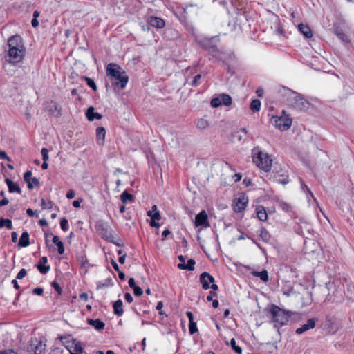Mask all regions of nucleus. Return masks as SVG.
I'll list each match as a JSON object with an SVG mask.
<instances>
[{
  "label": "nucleus",
  "mask_w": 354,
  "mask_h": 354,
  "mask_svg": "<svg viewBox=\"0 0 354 354\" xmlns=\"http://www.w3.org/2000/svg\"><path fill=\"white\" fill-rule=\"evenodd\" d=\"M8 49L5 58L6 60L15 65L21 62L26 53V48L21 38L18 36H12L8 41Z\"/></svg>",
  "instance_id": "obj_1"
},
{
  "label": "nucleus",
  "mask_w": 354,
  "mask_h": 354,
  "mask_svg": "<svg viewBox=\"0 0 354 354\" xmlns=\"http://www.w3.org/2000/svg\"><path fill=\"white\" fill-rule=\"evenodd\" d=\"M251 154L252 162L259 169L265 172H268L271 170L273 160L271 156L263 151L261 147H254L252 149Z\"/></svg>",
  "instance_id": "obj_2"
},
{
  "label": "nucleus",
  "mask_w": 354,
  "mask_h": 354,
  "mask_svg": "<svg viewBox=\"0 0 354 354\" xmlns=\"http://www.w3.org/2000/svg\"><path fill=\"white\" fill-rule=\"evenodd\" d=\"M106 73L111 83L123 89L126 87L129 77L120 66L111 63L106 66Z\"/></svg>",
  "instance_id": "obj_3"
},
{
  "label": "nucleus",
  "mask_w": 354,
  "mask_h": 354,
  "mask_svg": "<svg viewBox=\"0 0 354 354\" xmlns=\"http://www.w3.org/2000/svg\"><path fill=\"white\" fill-rule=\"evenodd\" d=\"M269 316L274 323V327L279 333V328L287 324L290 315L288 313L276 305H272L268 311Z\"/></svg>",
  "instance_id": "obj_4"
},
{
  "label": "nucleus",
  "mask_w": 354,
  "mask_h": 354,
  "mask_svg": "<svg viewBox=\"0 0 354 354\" xmlns=\"http://www.w3.org/2000/svg\"><path fill=\"white\" fill-rule=\"evenodd\" d=\"M270 122L280 131H286L292 125V119L288 114L283 111L281 115H273L270 119Z\"/></svg>",
  "instance_id": "obj_5"
},
{
  "label": "nucleus",
  "mask_w": 354,
  "mask_h": 354,
  "mask_svg": "<svg viewBox=\"0 0 354 354\" xmlns=\"http://www.w3.org/2000/svg\"><path fill=\"white\" fill-rule=\"evenodd\" d=\"M278 94L283 97L284 102L290 106L293 102L295 100V97H298V93L292 91L286 86H279L277 88Z\"/></svg>",
  "instance_id": "obj_6"
},
{
  "label": "nucleus",
  "mask_w": 354,
  "mask_h": 354,
  "mask_svg": "<svg viewBox=\"0 0 354 354\" xmlns=\"http://www.w3.org/2000/svg\"><path fill=\"white\" fill-rule=\"evenodd\" d=\"M200 281L205 290L212 288L216 290L218 288V286L214 283V278L207 272H203L201 274Z\"/></svg>",
  "instance_id": "obj_7"
},
{
  "label": "nucleus",
  "mask_w": 354,
  "mask_h": 354,
  "mask_svg": "<svg viewBox=\"0 0 354 354\" xmlns=\"http://www.w3.org/2000/svg\"><path fill=\"white\" fill-rule=\"evenodd\" d=\"M232 102V97L229 95L222 93L212 99L210 104L212 107L216 108L221 105L230 106Z\"/></svg>",
  "instance_id": "obj_8"
},
{
  "label": "nucleus",
  "mask_w": 354,
  "mask_h": 354,
  "mask_svg": "<svg viewBox=\"0 0 354 354\" xmlns=\"http://www.w3.org/2000/svg\"><path fill=\"white\" fill-rule=\"evenodd\" d=\"M248 203V198L245 195H240L234 199V209L236 212H240L245 209Z\"/></svg>",
  "instance_id": "obj_9"
},
{
  "label": "nucleus",
  "mask_w": 354,
  "mask_h": 354,
  "mask_svg": "<svg viewBox=\"0 0 354 354\" xmlns=\"http://www.w3.org/2000/svg\"><path fill=\"white\" fill-rule=\"evenodd\" d=\"M290 106L297 110H306L308 109L309 103L302 95L298 93V97H295V100Z\"/></svg>",
  "instance_id": "obj_10"
},
{
  "label": "nucleus",
  "mask_w": 354,
  "mask_h": 354,
  "mask_svg": "<svg viewBox=\"0 0 354 354\" xmlns=\"http://www.w3.org/2000/svg\"><path fill=\"white\" fill-rule=\"evenodd\" d=\"M195 225L196 226H205V227H209L208 222L207 214L205 210L201 211L195 217Z\"/></svg>",
  "instance_id": "obj_11"
},
{
  "label": "nucleus",
  "mask_w": 354,
  "mask_h": 354,
  "mask_svg": "<svg viewBox=\"0 0 354 354\" xmlns=\"http://www.w3.org/2000/svg\"><path fill=\"white\" fill-rule=\"evenodd\" d=\"M46 345L41 341L32 342L28 348V351L33 354H41L45 350Z\"/></svg>",
  "instance_id": "obj_12"
},
{
  "label": "nucleus",
  "mask_w": 354,
  "mask_h": 354,
  "mask_svg": "<svg viewBox=\"0 0 354 354\" xmlns=\"http://www.w3.org/2000/svg\"><path fill=\"white\" fill-rule=\"evenodd\" d=\"M316 324V319L314 318L308 319L307 322L303 324L301 327L297 328L295 333L298 335H301L304 332L313 329L315 328Z\"/></svg>",
  "instance_id": "obj_13"
},
{
  "label": "nucleus",
  "mask_w": 354,
  "mask_h": 354,
  "mask_svg": "<svg viewBox=\"0 0 354 354\" xmlns=\"http://www.w3.org/2000/svg\"><path fill=\"white\" fill-rule=\"evenodd\" d=\"M148 22L151 26L157 28H162L165 25V21L162 19L157 17H149Z\"/></svg>",
  "instance_id": "obj_14"
},
{
  "label": "nucleus",
  "mask_w": 354,
  "mask_h": 354,
  "mask_svg": "<svg viewBox=\"0 0 354 354\" xmlns=\"http://www.w3.org/2000/svg\"><path fill=\"white\" fill-rule=\"evenodd\" d=\"M48 261V259L46 257H42L39 261V263L37 265V268L41 274H46L50 270L49 266H44Z\"/></svg>",
  "instance_id": "obj_15"
},
{
  "label": "nucleus",
  "mask_w": 354,
  "mask_h": 354,
  "mask_svg": "<svg viewBox=\"0 0 354 354\" xmlns=\"http://www.w3.org/2000/svg\"><path fill=\"white\" fill-rule=\"evenodd\" d=\"M5 182L8 185L9 192H10V193L17 192L18 194L21 193V188L12 180H11L9 178H6L5 180Z\"/></svg>",
  "instance_id": "obj_16"
},
{
  "label": "nucleus",
  "mask_w": 354,
  "mask_h": 354,
  "mask_svg": "<svg viewBox=\"0 0 354 354\" xmlns=\"http://www.w3.org/2000/svg\"><path fill=\"white\" fill-rule=\"evenodd\" d=\"M70 354H82L83 348L79 344L73 343L71 345L66 346Z\"/></svg>",
  "instance_id": "obj_17"
},
{
  "label": "nucleus",
  "mask_w": 354,
  "mask_h": 354,
  "mask_svg": "<svg viewBox=\"0 0 354 354\" xmlns=\"http://www.w3.org/2000/svg\"><path fill=\"white\" fill-rule=\"evenodd\" d=\"M86 117L89 121H93L94 120H100L102 118V115L99 113L94 112L93 107H89L86 113Z\"/></svg>",
  "instance_id": "obj_18"
},
{
  "label": "nucleus",
  "mask_w": 354,
  "mask_h": 354,
  "mask_svg": "<svg viewBox=\"0 0 354 354\" xmlns=\"http://www.w3.org/2000/svg\"><path fill=\"white\" fill-rule=\"evenodd\" d=\"M147 216L151 217V221H159L161 218L160 212L157 209L156 205L152 206L151 210L147 212Z\"/></svg>",
  "instance_id": "obj_19"
},
{
  "label": "nucleus",
  "mask_w": 354,
  "mask_h": 354,
  "mask_svg": "<svg viewBox=\"0 0 354 354\" xmlns=\"http://www.w3.org/2000/svg\"><path fill=\"white\" fill-rule=\"evenodd\" d=\"M106 136V130L103 127H99L96 129L97 140L99 145H102Z\"/></svg>",
  "instance_id": "obj_20"
},
{
  "label": "nucleus",
  "mask_w": 354,
  "mask_h": 354,
  "mask_svg": "<svg viewBox=\"0 0 354 354\" xmlns=\"http://www.w3.org/2000/svg\"><path fill=\"white\" fill-rule=\"evenodd\" d=\"M122 301L121 299H118L114 302L113 305V313L115 315L118 316H121L124 313V310L122 309Z\"/></svg>",
  "instance_id": "obj_21"
},
{
  "label": "nucleus",
  "mask_w": 354,
  "mask_h": 354,
  "mask_svg": "<svg viewBox=\"0 0 354 354\" xmlns=\"http://www.w3.org/2000/svg\"><path fill=\"white\" fill-rule=\"evenodd\" d=\"M88 324L98 330L104 329V326H105L104 323L99 319H88Z\"/></svg>",
  "instance_id": "obj_22"
},
{
  "label": "nucleus",
  "mask_w": 354,
  "mask_h": 354,
  "mask_svg": "<svg viewBox=\"0 0 354 354\" xmlns=\"http://www.w3.org/2000/svg\"><path fill=\"white\" fill-rule=\"evenodd\" d=\"M30 245L29 234L27 232H24L19 239L18 245L19 247H27Z\"/></svg>",
  "instance_id": "obj_23"
},
{
  "label": "nucleus",
  "mask_w": 354,
  "mask_h": 354,
  "mask_svg": "<svg viewBox=\"0 0 354 354\" xmlns=\"http://www.w3.org/2000/svg\"><path fill=\"white\" fill-rule=\"evenodd\" d=\"M299 31L306 37L310 38L313 36L312 31L308 26L301 24L298 25Z\"/></svg>",
  "instance_id": "obj_24"
},
{
  "label": "nucleus",
  "mask_w": 354,
  "mask_h": 354,
  "mask_svg": "<svg viewBox=\"0 0 354 354\" xmlns=\"http://www.w3.org/2000/svg\"><path fill=\"white\" fill-rule=\"evenodd\" d=\"M256 212L258 218L261 221H265L268 218V214L265 208L262 206H258L256 208Z\"/></svg>",
  "instance_id": "obj_25"
},
{
  "label": "nucleus",
  "mask_w": 354,
  "mask_h": 354,
  "mask_svg": "<svg viewBox=\"0 0 354 354\" xmlns=\"http://www.w3.org/2000/svg\"><path fill=\"white\" fill-rule=\"evenodd\" d=\"M195 261L192 259L188 260L187 263H179L178 267L180 270H193L194 269Z\"/></svg>",
  "instance_id": "obj_26"
},
{
  "label": "nucleus",
  "mask_w": 354,
  "mask_h": 354,
  "mask_svg": "<svg viewBox=\"0 0 354 354\" xmlns=\"http://www.w3.org/2000/svg\"><path fill=\"white\" fill-rule=\"evenodd\" d=\"M251 273L253 276L259 277L264 282L268 281L269 279L268 274L266 270H263L261 272L253 271Z\"/></svg>",
  "instance_id": "obj_27"
},
{
  "label": "nucleus",
  "mask_w": 354,
  "mask_h": 354,
  "mask_svg": "<svg viewBox=\"0 0 354 354\" xmlns=\"http://www.w3.org/2000/svg\"><path fill=\"white\" fill-rule=\"evenodd\" d=\"M301 189L302 191L306 192V193H307L306 198H307L308 203H310L309 196L314 200L315 202L317 203V200L314 197L313 194L309 189L308 187L306 184H304V183L302 180H301Z\"/></svg>",
  "instance_id": "obj_28"
},
{
  "label": "nucleus",
  "mask_w": 354,
  "mask_h": 354,
  "mask_svg": "<svg viewBox=\"0 0 354 354\" xmlns=\"http://www.w3.org/2000/svg\"><path fill=\"white\" fill-rule=\"evenodd\" d=\"M196 126L198 129L203 130L208 127L209 122L205 118H199L196 121Z\"/></svg>",
  "instance_id": "obj_29"
},
{
  "label": "nucleus",
  "mask_w": 354,
  "mask_h": 354,
  "mask_svg": "<svg viewBox=\"0 0 354 354\" xmlns=\"http://www.w3.org/2000/svg\"><path fill=\"white\" fill-rule=\"evenodd\" d=\"M259 238L265 241V242H268L270 241V233L268 232V231L265 229V228H262L259 231Z\"/></svg>",
  "instance_id": "obj_30"
},
{
  "label": "nucleus",
  "mask_w": 354,
  "mask_h": 354,
  "mask_svg": "<svg viewBox=\"0 0 354 354\" xmlns=\"http://www.w3.org/2000/svg\"><path fill=\"white\" fill-rule=\"evenodd\" d=\"M261 101L258 99H254L251 102L250 108L253 112H259L261 109Z\"/></svg>",
  "instance_id": "obj_31"
},
{
  "label": "nucleus",
  "mask_w": 354,
  "mask_h": 354,
  "mask_svg": "<svg viewBox=\"0 0 354 354\" xmlns=\"http://www.w3.org/2000/svg\"><path fill=\"white\" fill-rule=\"evenodd\" d=\"M121 201L123 203H127L129 201H132L133 199V196L132 194H129L127 191H124L121 196Z\"/></svg>",
  "instance_id": "obj_32"
},
{
  "label": "nucleus",
  "mask_w": 354,
  "mask_h": 354,
  "mask_svg": "<svg viewBox=\"0 0 354 354\" xmlns=\"http://www.w3.org/2000/svg\"><path fill=\"white\" fill-rule=\"evenodd\" d=\"M53 203L50 200H45L42 199L41 203V206L43 209H51L53 207Z\"/></svg>",
  "instance_id": "obj_33"
},
{
  "label": "nucleus",
  "mask_w": 354,
  "mask_h": 354,
  "mask_svg": "<svg viewBox=\"0 0 354 354\" xmlns=\"http://www.w3.org/2000/svg\"><path fill=\"white\" fill-rule=\"evenodd\" d=\"M32 176V172L30 171H28L24 174V178L25 181L28 183V187L31 189L33 188V185H32L30 180Z\"/></svg>",
  "instance_id": "obj_34"
},
{
  "label": "nucleus",
  "mask_w": 354,
  "mask_h": 354,
  "mask_svg": "<svg viewBox=\"0 0 354 354\" xmlns=\"http://www.w3.org/2000/svg\"><path fill=\"white\" fill-rule=\"evenodd\" d=\"M6 227L8 229L11 230L12 228V224L10 219H0V227Z\"/></svg>",
  "instance_id": "obj_35"
},
{
  "label": "nucleus",
  "mask_w": 354,
  "mask_h": 354,
  "mask_svg": "<svg viewBox=\"0 0 354 354\" xmlns=\"http://www.w3.org/2000/svg\"><path fill=\"white\" fill-rule=\"evenodd\" d=\"M230 346L236 353L238 354H242V349L241 347L236 345L235 339L232 338L230 340Z\"/></svg>",
  "instance_id": "obj_36"
},
{
  "label": "nucleus",
  "mask_w": 354,
  "mask_h": 354,
  "mask_svg": "<svg viewBox=\"0 0 354 354\" xmlns=\"http://www.w3.org/2000/svg\"><path fill=\"white\" fill-rule=\"evenodd\" d=\"M84 80L86 82L87 85L91 87L93 90L96 91L97 86L94 81L88 77H84Z\"/></svg>",
  "instance_id": "obj_37"
},
{
  "label": "nucleus",
  "mask_w": 354,
  "mask_h": 354,
  "mask_svg": "<svg viewBox=\"0 0 354 354\" xmlns=\"http://www.w3.org/2000/svg\"><path fill=\"white\" fill-rule=\"evenodd\" d=\"M60 226L64 232H66L68 230V220L65 218H62L60 221Z\"/></svg>",
  "instance_id": "obj_38"
},
{
  "label": "nucleus",
  "mask_w": 354,
  "mask_h": 354,
  "mask_svg": "<svg viewBox=\"0 0 354 354\" xmlns=\"http://www.w3.org/2000/svg\"><path fill=\"white\" fill-rule=\"evenodd\" d=\"M189 330L190 334L193 335L198 331L196 324L194 322H189Z\"/></svg>",
  "instance_id": "obj_39"
},
{
  "label": "nucleus",
  "mask_w": 354,
  "mask_h": 354,
  "mask_svg": "<svg viewBox=\"0 0 354 354\" xmlns=\"http://www.w3.org/2000/svg\"><path fill=\"white\" fill-rule=\"evenodd\" d=\"M41 153L43 160L45 162H47V160L49 158L48 150L46 148H42Z\"/></svg>",
  "instance_id": "obj_40"
},
{
  "label": "nucleus",
  "mask_w": 354,
  "mask_h": 354,
  "mask_svg": "<svg viewBox=\"0 0 354 354\" xmlns=\"http://www.w3.org/2000/svg\"><path fill=\"white\" fill-rule=\"evenodd\" d=\"M133 293H134V295H135L136 296H137V297H140V296H141V295H142V293H143V291H142V288H140L139 286H135V287L133 288Z\"/></svg>",
  "instance_id": "obj_41"
},
{
  "label": "nucleus",
  "mask_w": 354,
  "mask_h": 354,
  "mask_svg": "<svg viewBox=\"0 0 354 354\" xmlns=\"http://www.w3.org/2000/svg\"><path fill=\"white\" fill-rule=\"evenodd\" d=\"M337 35L338 38L339 39H341L343 42H348V39L344 33H343L342 32H338L337 33Z\"/></svg>",
  "instance_id": "obj_42"
},
{
  "label": "nucleus",
  "mask_w": 354,
  "mask_h": 354,
  "mask_svg": "<svg viewBox=\"0 0 354 354\" xmlns=\"http://www.w3.org/2000/svg\"><path fill=\"white\" fill-rule=\"evenodd\" d=\"M201 75L200 74L196 75L192 82V85L193 86H197L199 84V80H201Z\"/></svg>",
  "instance_id": "obj_43"
},
{
  "label": "nucleus",
  "mask_w": 354,
  "mask_h": 354,
  "mask_svg": "<svg viewBox=\"0 0 354 354\" xmlns=\"http://www.w3.org/2000/svg\"><path fill=\"white\" fill-rule=\"evenodd\" d=\"M26 274H27L26 270L24 268H23V269H21V270L18 272V274H17V279H23L24 277H25V276L26 275Z\"/></svg>",
  "instance_id": "obj_44"
},
{
  "label": "nucleus",
  "mask_w": 354,
  "mask_h": 354,
  "mask_svg": "<svg viewBox=\"0 0 354 354\" xmlns=\"http://www.w3.org/2000/svg\"><path fill=\"white\" fill-rule=\"evenodd\" d=\"M57 250L59 254H63L64 253L65 249L62 242H59L57 245Z\"/></svg>",
  "instance_id": "obj_45"
},
{
  "label": "nucleus",
  "mask_w": 354,
  "mask_h": 354,
  "mask_svg": "<svg viewBox=\"0 0 354 354\" xmlns=\"http://www.w3.org/2000/svg\"><path fill=\"white\" fill-rule=\"evenodd\" d=\"M32 292L36 295H42L44 293V289L42 288H35L32 290Z\"/></svg>",
  "instance_id": "obj_46"
},
{
  "label": "nucleus",
  "mask_w": 354,
  "mask_h": 354,
  "mask_svg": "<svg viewBox=\"0 0 354 354\" xmlns=\"http://www.w3.org/2000/svg\"><path fill=\"white\" fill-rule=\"evenodd\" d=\"M0 158L1 159H5L8 161H10V158L8 156L6 151L1 150L0 151Z\"/></svg>",
  "instance_id": "obj_47"
},
{
  "label": "nucleus",
  "mask_w": 354,
  "mask_h": 354,
  "mask_svg": "<svg viewBox=\"0 0 354 354\" xmlns=\"http://www.w3.org/2000/svg\"><path fill=\"white\" fill-rule=\"evenodd\" d=\"M124 299L129 303H131L133 301L132 295L129 292L124 294Z\"/></svg>",
  "instance_id": "obj_48"
},
{
  "label": "nucleus",
  "mask_w": 354,
  "mask_h": 354,
  "mask_svg": "<svg viewBox=\"0 0 354 354\" xmlns=\"http://www.w3.org/2000/svg\"><path fill=\"white\" fill-rule=\"evenodd\" d=\"M52 286L59 295L62 293V288L57 283L53 282Z\"/></svg>",
  "instance_id": "obj_49"
},
{
  "label": "nucleus",
  "mask_w": 354,
  "mask_h": 354,
  "mask_svg": "<svg viewBox=\"0 0 354 354\" xmlns=\"http://www.w3.org/2000/svg\"><path fill=\"white\" fill-rule=\"evenodd\" d=\"M75 191H74V190H73V189L69 190V191L67 192V194H66V197H67V198H68V199H72V198H73L75 197Z\"/></svg>",
  "instance_id": "obj_50"
},
{
  "label": "nucleus",
  "mask_w": 354,
  "mask_h": 354,
  "mask_svg": "<svg viewBox=\"0 0 354 354\" xmlns=\"http://www.w3.org/2000/svg\"><path fill=\"white\" fill-rule=\"evenodd\" d=\"M216 295V293L214 292L210 291L209 295L207 297V300L208 301H213V297Z\"/></svg>",
  "instance_id": "obj_51"
},
{
  "label": "nucleus",
  "mask_w": 354,
  "mask_h": 354,
  "mask_svg": "<svg viewBox=\"0 0 354 354\" xmlns=\"http://www.w3.org/2000/svg\"><path fill=\"white\" fill-rule=\"evenodd\" d=\"M186 315L187 316V317L189 319V322H194V316H193V314H192V312L187 311L186 312Z\"/></svg>",
  "instance_id": "obj_52"
},
{
  "label": "nucleus",
  "mask_w": 354,
  "mask_h": 354,
  "mask_svg": "<svg viewBox=\"0 0 354 354\" xmlns=\"http://www.w3.org/2000/svg\"><path fill=\"white\" fill-rule=\"evenodd\" d=\"M129 286L133 289L135 286H136L135 283V280L133 278H130L128 281Z\"/></svg>",
  "instance_id": "obj_53"
},
{
  "label": "nucleus",
  "mask_w": 354,
  "mask_h": 354,
  "mask_svg": "<svg viewBox=\"0 0 354 354\" xmlns=\"http://www.w3.org/2000/svg\"><path fill=\"white\" fill-rule=\"evenodd\" d=\"M9 203V200L6 198H3L2 200L0 201V207L6 205Z\"/></svg>",
  "instance_id": "obj_54"
},
{
  "label": "nucleus",
  "mask_w": 354,
  "mask_h": 354,
  "mask_svg": "<svg viewBox=\"0 0 354 354\" xmlns=\"http://www.w3.org/2000/svg\"><path fill=\"white\" fill-rule=\"evenodd\" d=\"M267 345L270 346V352H272L273 350L277 349V346L276 343L269 342L267 344Z\"/></svg>",
  "instance_id": "obj_55"
},
{
  "label": "nucleus",
  "mask_w": 354,
  "mask_h": 354,
  "mask_svg": "<svg viewBox=\"0 0 354 354\" xmlns=\"http://www.w3.org/2000/svg\"><path fill=\"white\" fill-rule=\"evenodd\" d=\"M170 234L171 232L168 229L165 230L162 233V239L164 240Z\"/></svg>",
  "instance_id": "obj_56"
},
{
  "label": "nucleus",
  "mask_w": 354,
  "mask_h": 354,
  "mask_svg": "<svg viewBox=\"0 0 354 354\" xmlns=\"http://www.w3.org/2000/svg\"><path fill=\"white\" fill-rule=\"evenodd\" d=\"M11 236L12 242L15 243L18 239L17 233L16 232H12L11 234Z\"/></svg>",
  "instance_id": "obj_57"
},
{
  "label": "nucleus",
  "mask_w": 354,
  "mask_h": 354,
  "mask_svg": "<svg viewBox=\"0 0 354 354\" xmlns=\"http://www.w3.org/2000/svg\"><path fill=\"white\" fill-rule=\"evenodd\" d=\"M111 265H112V266H113V268H114L115 270H116V271H119L120 270L119 266H118V263L115 261L112 260L111 261Z\"/></svg>",
  "instance_id": "obj_58"
},
{
  "label": "nucleus",
  "mask_w": 354,
  "mask_h": 354,
  "mask_svg": "<svg viewBox=\"0 0 354 354\" xmlns=\"http://www.w3.org/2000/svg\"><path fill=\"white\" fill-rule=\"evenodd\" d=\"M0 354H17L12 350H6L0 351Z\"/></svg>",
  "instance_id": "obj_59"
},
{
  "label": "nucleus",
  "mask_w": 354,
  "mask_h": 354,
  "mask_svg": "<svg viewBox=\"0 0 354 354\" xmlns=\"http://www.w3.org/2000/svg\"><path fill=\"white\" fill-rule=\"evenodd\" d=\"M264 91L261 88H259L256 91V93L259 97H262L263 95Z\"/></svg>",
  "instance_id": "obj_60"
},
{
  "label": "nucleus",
  "mask_w": 354,
  "mask_h": 354,
  "mask_svg": "<svg viewBox=\"0 0 354 354\" xmlns=\"http://www.w3.org/2000/svg\"><path fill=\"white\" fill-rule=\"evenodd\" d=\"M126 254L124 253L122 256H120L118 259V261L120 263L123 264L125 262Z\"/></svg>",
  "instance_id": "obj_61"
},
{
  "label": "nucleus",
  "mask_w": 354,
  "mask_h": 354,
  "mask_svg": "<svg viewBox=\"0 0 354 354\" xmlns=\"http://www.w3.org/2000/svg\"><path fill=\"white\" fill-rule=\"evenodd\" d=\"M82 200H75L73 202V205L74 207H79L80 206V203Z\"/></svg>",
  "instance_id": "obj_62"
},
{
  "label": "nucleus",
  "mask_w": 354,
  "mask_h": 354,
  "mask_svg": "<svg viewBox=\"0 0 354 354\" xmlns=\"http://www.w3.org/2000/svg\"><path fill=\"white\" fill-rule=\"evenodd\" d=\"M78 261L81 263L82 266L84 264L86 260L84 259V257L83 255L77 256Z\"/></svg>",
  "instance_id": "obj_63"
},
{
  "label": "nucleus",
  "mask_w": 354,
  "mask_h": 354,
  "mask_svg": "<svg viewBox=\"0 0 354 354\" xmlns=\"http://www.w3.org/2000/svg\"><path fill=\"white\" fill-rule=\"evenodd\" d=\"M53 242L55 245H57L58 243H59V242H62V241L59 240V238L57 236H53Z\"/></svg>",
  "instance_id": "obj_64"
}]
</instances>
